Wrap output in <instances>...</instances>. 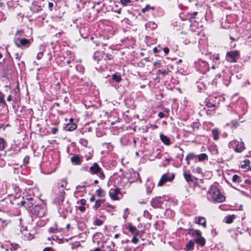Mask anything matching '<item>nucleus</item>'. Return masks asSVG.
<instances>
[{
	"label": "nucleus",
	"mask_w": 251,
	"mask_h": 251,
	"mask_svg": "<svg viewBox=\"0 0 251 251\" xmlns=\"http://www.w3.org/2000/svg\"><path fill=\"white\" fill-rule=\"evenodd\" d=\"M207 199L217 202H222L225 201V197L215 185H211L207 192Z\"/></svg>",
	"instance_id": "nucleus-1"
},
{
	"label": "nucleus",
	"mask_w": 251,
	"mask_h": 251,
	"mask_svg": "<svg viewBox=\"0 0 251 251\" xmlns=\"http://www.w3.org/2000/svg\"><path fill=\"white\" fill-rule=\"evenodd\" d=\"M188 233L194 238V242L201 247L205 245V240L203 237H202L201 232L199 230L189 228L188 229Z\"/></svg>",
	"instance_id": "nucleus-2"
},
{
	"label": "nucleus",
	"mask_w": 251,
	"mask_h": 251,
	"mask_svg": "<svg viewBox=\"0 0 251 251\" xmlns=\"http://www.w3.org/2000/svg\"><path fill=\"white\" fill-rule=\"evenodd\" d=\"M19 33L20 31L18 30L14 37V42L15 44L17 47L23 50L28 48L31 44L30 40L24 38H20L18 36Z\"/></svg>",
	"instance_id": "nucleus-3"
},
{
	"label": "nucleus",
	"mask_w": 251,
	"mask_h": 251,
	"mask_svg": "<svg viewBox=\"0 0 251 251\" xmlns=\"http://www.w3.org/2000/svg\"><path fill=\"white\" fill-rule=\"evenodd\" d=\"M57 204L58 205V211L60 215L63 218H66L69 212L71 211L70 203L68 201H64Z\"/></svg>",
	"instance_id": "nucleus-4"
},
{
	"label": "nucleus",
	"mask_w": 251,
	"mask_h": 251,
	"mask_svg": "<svg viewBox=\"0 0 251 251\" xmlns=\"http://www.w3.org/2000/svg\"><path fill=\"white\" fill-rule=\"evenodd\" d=\"M88 172L92 175H96L99 178L103 179L105 178L102 169L97 163H94L89 168Z\"/></svg>",
	"instance_id": "nucleus-5"
},
{
	"label": "nucleus",
	"mask_w": 251,
	"mask_h": 251,
	"mask_svg": "<svg viewBox=\"0 0 251 251\" xmlns=\"http://www.w3.org/2000/svg\"><path fill=\"white\" fill-rule=\"evenodd\" d=\"M29 212L38 217H42L45 215L46 209L44 206L37 204L32 209L29 210Z\"/></svg>",
	"instance_id": "nucleus-6"
},
{
	"label": "nucleus",
	"mask_w": 251,
	"mask_h": 251,
	"mask_svg": "<svg viewBox=\"0 0 251 251\" xmlns=\"http://www.w3.org/2000/svg\"><path fill=\"white\" fill-rule=\"evenodd\" d=\"M54 201L55 203L58 204L60 203L61 202L64 201V196L65 192L64 189H59L58 190L54 189Z\"/></svg>",
	"instance_id": "nucleus-7"
},
{
	"label": "nucleus",
	"mask_w": 251,
	"mask_h": 251,
	"mask_svg": "<svg viewBox=\"0 0 251 251\" xmlns=\"http://www.w3.org/2000/svg\"><path fill=\"white\" fill-rule=\"evenodd\" d=\"M21 204L25 207L29 212V210L32 209L37 205L33 198L30 197L25 199L21 202Z\"/></svg>",
	"instance_id": "nucleus-8"
},
{
	"label": "nucleus",
	"mask_w": 251,
	"mask_h": 251,
	"mask_svg": "<svg viewBox=\"0 0 251 251\" xmlns=\"http://www.w3.org/2000/svg\"><path fill=\"white\" fill-rule=\"evenodd\" d=\"M196 67L198 70L201 73L204 74L209 71V66L208 63L200 59L196 63Z\"/></svg>",
	"instance_id": "nucleus-9"
},
{
	"label": "nucleus",
	"mask_w": 251,
	"mask_h": 251,
	"mask_svg": "<svg viewBox=\"0 0 251 251\" xmlns=\"http://www.w3.org/2000/svg\"><path fill=\"white\" fill-rule=\"evenodd\" d=\"M230 146L234 148L236 152H241L245 149L244 143L242 141L233 140L230 143Z\"/></svg>",
	"instance_id": "nucleus-10"
},
{
	"label": "nucleus",
	"mask_w": 251,
	"mask_h": 251,
	"mask_svg": "<svg viewBox=\"0 0 251 251\" xmlns=\"http://www.w3.org/2000/svg\"><path fill=\"white\" fill-rule=\"evenodd\" d=\"M85 183V182H83L76 186L75 191L74 192V196L75 198H77L78 196L82 197L86 193Z\"/></svg>",
	"instance_id": "nucleus-11"
},
{
	"label": "nucleus",
	"mask_w": 251,
	"mask_h": 251,
	"mask_svg": "<svg viewBox=\"0 0 251 251\" xmlns=\"http://www.w3.org/2000/svg\"><path fill=\"white\" fill-rule=\"evenodd\" d=\"M174 177L175 175L174 174H163L158 183V185L161 186L166 182H171L174 179Z\"/></svg>",
	"instance_id": "nucleus-12"
},
{
	"label": "nucleus",
	"mask_w": 251,
	"mask_h": 251,
	"mask_svg": "<svg viewBox=\"0 0 251 251\" xmlns=\"http://www.w3.org/2000/svg\"><path fill=\"white\" fill-rule=\"evenodd\" d=\"M240 55L238 50H231L227 51L226 53V58L230 62H236V58Z\"/></svg>",
	"instance_id": "nucleus-13"
},
{
	"label": "nucleus",
	"mask_w": 251,
	"mask_h": 251,
	"mask_svg": "<svg viewBox=\"0 0 251 251\" xmlns=\"http://www.w3.org/2000/svg\"><path fill=\"white\" fill-rule=\"evenodd\" d=\"M120 190L117 187L115 188H111L109 190V197L112 200H119L118 195L120 193Z\"/></svg>",
	"instance_id": "nucleus-14"
},
{
	"label": "nucleus",
	"mask_w": 251,
	"mask_h": 251,
	"mask_svg": "<svg viewBox=\"0 0 251 251\" xmlns=\"http://www.w3.org/2000/svg\"><path fill=\"white\" fill-rule=\"evenodd\" d=\"M162 204V198L160 197L153 198L151 201V205L154 208L161 207Z\"/></svg>",
	"instance_id": "nucleus-15"
},
{
	"label": "nucleus",
	"mask_w": 251,
	"mask_h": 251,
	"mask_svg": "<svg viewBox=\"0 0 251 251\" xmlns=\"http://www.w3.org/2000/svg\"><path fill=\"white\" fill-rule=\"evenodd\" d=\"M11 223L9 218H0V230L5 229Z\"/></svg>",
	"instance_id": "nucleus-16"
},
{
	"label": "nucleus",
	"mask_w": 251,
	"mask_h": 251,
	"mask_svg": "<svg viewBox=\"0 0 251 251\" xmlns=\"http://www.w3.org/2000/svg\"><path fill=\"white\" fill-rule=\"evenodd\" d=\"M82 156L79 155H75L70 158L72 163L74 165H80L82 162Z\"/></svg>",
	"instance_id": "nucleus-17"
},
{
	"label": "nucleus",
	"mask_w": 251,
	"mask_h": 251,
	"mask_svg": "<svg viewBox=\"0 0 251 251\" xmlns=\"http://www.w3.org/2000/svg\"><path fill=\"white\" fill-rule=\"evenodd\" d=\"M103 52L102 51H96L94 53L93 58L98 64H101L103 62Z\"/></svg>",
	"instance_id": "nucleus-18"
},
{
	"label": "nucleus",
	"mask_w": 251,
	"mask_h": 251,
	"mask_svg": "<svg viewBox=\"0 0 251 251\" xmlns=\"http://www.w3.org/2000/svg\"><path fill=\"white\" fill-rule=\"evenodd\" d=\"M196 224L201 225L204 228L206 227V221L205 218L203 217H196L195 218Z\"/></svg>",
	"instance_id": "nucleus-19"
},
{
	"label": "nucleus",
	"mask_w": 251,
	"mask_h": 251,
	"mask_svg": "<svg viewBox=\"0 0 251 251\" xmlns=\"http://www.w3.org/2000/svg\"><path fill=\"white\" fill-rule=\"evenodd\" d=\"M73 119L71 118L70 119V122L68 123L65 127V128L66 130L72 131L76 128V125L75 123H73Z\"/></svg>",
	"instance_id": "nucleus-20"
},
{
	"label": "nucleus",
	"mask_w": 251,
	"mask_h": 251,
	"mask_svg": "<svg viewBox=\"0 0 251 251\" xmlns=\"http://www.w3.org/2000/svg\"><path fill=\"white\" fill-rule=\"evenodd\" d=\"M21 232L22 235H23L25 238L27 240H31L33 238V234L28 232V231L26 229V227L23 228V229H21Z\"/></svg>",
	"instance_id": "nucleus-21"
},
{
	"label": "nucleus",
	"mask_w": 251,
	"mask_h": 251,
	"mask_svg": "<svg viewBox=\"0 0 251 251\" xmlns=\"http://www.w3.org/2000/svg\"><path fill=\"white\" fill-rule=\"evenodd\" d=\"M31 10L34 12H38L42 10V6L37 1H34L31 6Z\"/></svg>",
	"instance_id": "nucleus-22"
},
{
	"label": "nucleus",
	"mask_w": 251,
	"mask_h": 251,
	"mask_svg": "<svg viewBox=\"0 0 251 251\" xmlns=\"http://www.w3.org/2000/svg\"><path fill=\"white\" fill-rule=\"evenodd\" d=\"M105 204V200L104 199H98L95 201V205L93 206V208L97 210L100 207H102Z\"/></svg>",
	"instance_id": "nucleus-23"
},
{
	"label": "nucleus",
	"mask_w": 251,
	"mask_h": 251,
	"mask_svg": "<svg viewBox=\"0 0 251 251\" xmlns=\"http://www.w3.org/2000/svg\"><path fill=\"white\" fill-rule=\"evenodd\" d=\"M160 138L161 141L166 145L169 146L170 145V139L167 136L164 135L163 134H160Z\"/></svg>",
	"instance_id": "nucleus-24"
},
{
	"label": "nucleus",
	"mask_w": 251,
	"mask_h": 251,
	"mask_svg": "<svg viewBox=\"0 0 251 251\" xmlns=\"http://www.w3.org/2000/svg\"><path fill=\"white\" fill-rule=\"evenodd\" d=\"M145 27L146 29L150 28L151 29H155L157 28V25L154 22L151 21L145 25Z\"/></svg>",
	"instance_id": "nucleus-25"
},
{
	"label": "nucleus",
	"mask_w": 251,
	"mask_h": 251,
	"mask_svg": "<svg viewBox=\"0 0 251 251\" xmlns=\"http://www.w3.org/2000/svg\"><path fill=\"white\" fill-rule=\"evenodd\" d=\"M235 219L234 215H229L226 216L224 218V221L227 224H230L233 222L234 219Z\"/></svg>",
	"instance_id": "nucleus-26"
},
{
	"label": "nucleus",
	"mask_w": 251,
	"mask_h": 251,
	"mask_svg": "<svg viewBox=\"0 0 251 251\" xmlns=\"http://www.w3.org/2000/svg\"><path fill=\"white\" fill-rule=\"evenodd\" d=\"M114 208V206L111 205L109 203H105L102 206V209H105L108 212H112Z\"/></svg>",
	"instance_id": "nucleus-27"
},
{
	"label": "nucleus",
	"mask_w": 251,
	"mask_h": 251,
	"mask_svg": "<svg viewBox=\"0 0 251 251\" xmlns=\"http://www.w3.org/2000/svg\"><path fill=\"white\" fill-rule=\"evenodd\" d=\"M146 185H147V188H146L147 193L150 194L151 192V191L154 187V184L153 183H152V182H151L150 181H148L146 183Z\"/></svg>",
	"instance_id": "nucleus-28"
},
{
	"label": "nucleus",
	"mask_w": 251,
	"mask_h": 251,
	"mask_svg": "<svg viewBox=\"0 0 251 251\" xmlns=\"http://www.w3.org/2000/svg\"><path fill=\"white\" fill-rule=\"evenodd\" d=\"M128 228L132 234L135 235L136 233L138 232V234H139V232L136 227L135 226H132L131 223H129L128 224Z\"/></svg>",
	"instance_id": "nucleus-29"
},
{
	"label": "nucleus",
	"mask_w": 251,
	"mask_h": 251,
	"mask_svg": "<svg viewBox=\"0 0 251 251\" xmlns=\"http://www.w3.org/2000/svg\"><path fill=\"white\" fill-rule=\"evenodd\" d=\"M79 144H80L82 146L86 148H88L89 150L92 149L89 146L88 141L85 138H80L79 141Z\"/></svg>",
	"instance_id": "nucleus-30"
},
{
	"label": "nucleus",
	"mask_w": 251,
	"mask_h": 251,
	"mask_svg": "<svg viewBox=\"0 0 251 251\" xmlns=\"http://www.w3.org/2000/svg\"><path fill=\"white\" fill-rule=\"evenodd\" d=\"M183 176L185 178V179L187 182H193L195 179V177H193L190 174H187L186 172L183 173Z\"/></svg>",
	"instance_id": "nucleus-31"
},
{
	"label": "nucleus",
	"mask_w": 251,
	"mask_h": 251,
	"mask_svg": "<svg viewBox=\"0 0 251 251\" xmlns=\"http://www.w3.org/2000/svg\"><path fill=\"white\" fill-rule=\"evenodd\" d=\"M4 98L5 95L0 91V106H4L7 105Z\"/></svg>",
	"instance_id": "nucleus-32"
},
{
	"label": "nucleus",
	"mask_w": 251,
	"mask_h": 251,
	"mask_svg": "<svg viewBox=\"0 0 251 251\" xmlns=\"http://www.w3.org/2000/svg\"><path fill=\"white\" fill-rule=\"evenodd\" d=\"M195 242L193 240H190L186 245L185 248L188 251L194 250Z\"/></svg>",
	"instance_id": "nucleus-33"
},
{
	"label": "nucleus",
	"mask_w": 251,
	"mask_h": 251,
	"mask_svg": "<svg viewBox=\"0 0 251 251\" xmlns=\"http://www.w3.org/2000/svg\"><path fill=\"white\" fill-rule=\"evenodd\" d=\"M212 135L213 136V139L214 140H218L219 138V132L218 129L217 128H214V129H212Z\"/></svg>",
	"instance_id": "nucleus-34"
},
{
	"label": "nucleus",
	"mask_w": 251,
	"mask_h": 251,
	"mask_svg": "<svg viewBox=\"0 0 251 251\" xmlns=\"http://www.w3.org/2000/svg\"><path fill=\"white\" fill-rule=\"evenodd\" d=\"M199 161H202L208 159V156L206 153H202L197 156Z\"/></svg>",
	"instance_id": "nucleus-35"
},
{
	"label": "nucleus",
	"mask_w": 251,
	"mask_h": 251,
	"mask_svg": "<svg viewBox=\"0 0 251 251\" xmlns=\"http://www.w3.org/2000/svg\"><path fill=\"white\" fill-rule=\"evenodd\" d=\"M76 4L79 10H80L81 8L83 7V5L85 3V0H75Z\"/></svg>",
	"instance_id": "nucleus-36"
},
{
	"label": "nucleus",
	"mask_w": 251,
	"mask_h": 251,
	"mask_svg": "<svg viewBox=\"0 0 251 251\" xmlns=\"http://www.w3.org/2000/svg\"><path fill=\"white\" fill-rule=\"evenodd\" d=\"M67 184V181L66 179H63L62 180L61 184L59 183L57 188L56 189H64L63 188L66 186Z\"/></svg>",
	"instance_id": "nucleus-37"
},
{
	"label": "nucleus",
	"mask_w": 251,
	"mask_h": 251,
	"mask_svg": "<svg viewBox=\"0 0 251 251\" xmlns=\"http://www.w3.org/2000/svg\"><path fill=\"white\" fill-rule=\"evenodd\" d=\"M232 180L233 182L238 183H239L242 181L241 177L237 175H234L232 176Z\"/></svg>",
	"instance_id": "nucleus-38"
},
{
	"label": "nucleus",
	"mask_w": 251,
	"mask_h": 251,
	"mask_svg": "<svg viewBox=\"0 0 251 251\" xmlns=\"http://www.w3.org/2000/svg\"><path fill=\"white\" fill-rule=\"evenodd\" d=\"M10 246V249L12 251H17L19 249H21L20 246L19 244L16 243H11Z\"/></svg>",
	"instance_id": "nucleus-39"
},
{
	"label": "nucleus",
	"mask_w": 251,
	"mask_h": 251,
	"mask_svg": "<svg viewBox=\"0 0 251 251\" xmlns=\"http://www.w3.org/2000/svg\"><path fill=\"white\" fill-rule=\"evenodd\" d=\"M113 59V56L111 54H106L103 52V61L106 60H111Z\"/></svg>",
	"instance_id": "nucleus-40"
},
{
	"label": "nucleus",
	"mask_w": 251,
	"mask_h": 251,
	"mask_svg": "<svg viewBox=\"0 0 251 251\" xmlns=\"http://www.w3.org/2000/svg\"><path fill=\"white\" fill-rule=\"evenodd\" d=\"M97 195L100 197H104L105 195L104 191L101 188H99L96 191Z\"/></svg>",
	"instance_id": "nucleus-41"
},
{
	"label": "nucleus",
	"mask_w": 251,
	"mask_h": 251,
	"mask_svg": "<svg viewBox=\"0 0 251 251\" xmlns=\"http://www.w3.org/2000/svg\"><path fill=\"white\" fill-rule=\"evenodd\" d=\"M6 143L4 139L2 138H0V151L4 150Z\"/></svg>",
	"instance_id": "nucleus-42"
},
{
	"label": "nucleus",
	"mask_w": 251,
	"mask_h": 251,
	"mask_svg": "<svg viewBox=\"0 0 251 251\" xmlns=\"http://www.w3.org/2000/svg\"><path fill=\"white\" fill-rule=\"evenodd\" d=\"M201 126V124L199 122H194L191 124V126L193 130L198 129Z\"/></svg>",
	"instance_id": "nucleus-43"
},
{
	"label": "nucleus",
	"mask_w": 251,
	"mask_h": 251,
	"mask_svg": "<svg viewBox=\"0 0 251 251\" xmlns=\"http://www.w3.org/2000/svg\"><path fill=\"white\" fill-rule=\"evenodd\" d=\"M112 79L117 82H119L121 80V77L120 75L114 74L112 76Z\"/></svg>",
	"instance_id": "nucleus-44"
},
{
	"label": "nucleus",
	"mask_w": 251,
	"mask_h": 251,
	"mask_svg": "<svg viewBox=\"0 0 251 251\" xmlns=\"http://www.w3.org/2000/svg\"><path fill=\"white\" fill-rule=\"evenodd\" d=\"M197 156L193 153H189L186 157L185 160H193Z\"/></svg>",
	"instance_id": "nucleus-45"
},
{
	"label": "nucleus",
	"mask_w": 251,
	"mask_h": 251,
	"mask_svg": "<svg viewBox=\"0 0 251 251\" xmlns=\"http://www.w3.org/2000/svg\"><path fill=\"white\" fill-rule=\"evenodd\" d=\"M210 99L206 102V106L208 108H213L215 107V104L210 101Z\"/></svg>",
	"instance_id": "nucleus-46"
},
{
	"label": "nucleus",
	"mask_w": 251,
	"mask_h": 251,
	"mask_svg": "<svg viewBox=\"0 0 251 251\" xmlns=\"http://www.w3.org/2000/svg\"><path fill=\"white\" fill-rule=\"evenodd\" d=\"M102 224H103V221L102 220L97 219V218L94 222V224L95 226H100L102 225Z\"/></svg>",
	"instance_id": "nucleus-47"
},
{
	"label": "nucleus",
	"mask_w": 251,
	"mask_h": 251,
	"mask_svg": "<svg viewBox=\"0 0 251 251\" xmlns=\"http://www.w3.org/2000/svg\"><path fill=\"white\" fill-rule=\"evenodd\" d=\"M151 9H153V7H151V6L149 4L147 5L144 8H142V12L143 13H145L146 11H149Z\"/></svg>",
	"instance_id": "nucleus-48"
},
{
	"label": "nucleus",
	"mask_w": 251,
	"mask_h": 251,
	"mask_svg": "<svg viewBox=\"0 0 251 251\" xmlns=\"http://www.w3.org/2000/svg\"><path fill=\"white\" fill-rule=\"evenodd\" d=\"M138 232L136 233L135 235H134V236L131 239V242L134 244H137L138 242V239L137 238V236H138Z\"/></svg>",
	"instance_id": "nucleus-49"
},
{
	"label": "nucleus",
	"mask_w": 251,
	"mask_h": 251,
	"mask_svg": "<svg viewBox=\"0 0 251 251\" xmlns=\"http://www.w3.org/2000/svg\"><path fill=\"white\" fill-rule=\"evenodd\" d=\"M231 125L232 127L236 128L239 125V124L237 120H233L231 122Z\"/></svg>",
	"instance_id": "nucleus-50"
},
{
	"label": "nucleus",
	"mask_w": 251,
	"mask_h": 251,
	"mask_svg": "<svg viewBox=\"0 0 251 251\" xmlns=\"http://www.w3.org/2000/svg\"><path fill=\"white\" fill-rule=\"evenodd\" d=\"M143 215L145 217L148 218V219H151V214L147 210H145L144 212Z\"/></svg>",
	"instance_id": "nucleus-51"
},
{
	"label": "nucleus",
	"mask_w": 251,
	"mask_h": 251,
	"mask_svg": "<svg viewBox=\"0 0 251 251\" xmlns=\"http://www.w3.org/2000/svg\"><path fill=\"white\" fill-rule=\"evenodd\" d=\"M169 71L168 69L167 70H164V71H162L161 70H159L158 71V73L161 74L163 75H166L168 74Z\"/></svg>",
	"instance_id": "nucleus-52"
},
{
	"label": "nucleus",
	"mask_w": 251,
	"mask_h": 251,
	"mask_svg": "<svg viewBox=\"0 0 251 251\" xmlns=\"http://www.w3.org/2000/svg\"><path fill=\"white\" fill-rule=\"evenodd\" d=\"M103 146H105L109 150H112L113 148V146L109 143H103Z\"/></svg>",
	"instance_id": "nucleus-53"
},
{
	"label": "nucleus",
	"mask_w": 251,
	"mask_h": 251,
	"mask_svg": "<svg viewBox=\"0 0 251 251\" xmlns=\"http://www.w3.org/2000/svg\"><path fill=\"white\" fill-rule=\"evenodd\" d=\"M202 169L200 167H197L194 170V172L197 173L198 174L202 173Z\"/></svg>",
	"instance_id": "nucleus-54"
},
{
	"label": "nucleus",
	"mask_w": 251,
	"mask_h": 251,
	"mask_svg": "<svg viewBox=\"0 0 251 251\" xmlns=\"http://www.w3.org/2000/svg\"><path fill=\"white\" fill-rule=\"evenodd\" d=\"M198 14L197 12H194L193 13L189 14V18L190 19H194L195 18L196 15Z\"/></svg>",
	"instance_id": "nucleus-55"
},
{
	"label": "nucleus",
	"mask_w": 251,
	"mask_h": 251,
	"mask_svg": "<svg viewBox=\"0 0 251 251\" xmlns=\"http://www.w3.org/2000/svg\"><path fill=\"white\" fill-rule=\"evenodd\" d=\"M131 1L130 0H121V2L123 5H127Z\"/></svg>",
	"instance_id": "nucleus-56"
},
{
	"label": "nucleus",
	"mask_w": 251,
	"mask_h": 251,
	"mask_svg": "<svg viewBox=\"0 0 251 251\" xmlns=\"http://www.w3.org/2000/svg\"><path fill=\"white\" fill-rule=\"evenodd\" d=\"M92 152H93L92 149H90L89 151L88 152L89 155H86V160H89V159H91V153H92Z\"/></svg>",
	"instance_id": "nucleus-57"
},
{
	"label": "nucleus",
	"mask_w": 251,
	"mask_h": 251,
	"mask_svg": "<svg viewBox=\"0 0 251 251\" xmlns=\"http://www.w3.org/2000/svg\"><path fill=\"white\" fill-rule=\"evenodd\" d=\"M22 54H23V53H21L20 54L19 53H16L15 54V59L16 60H18V61H20V58L22 57Z\"/></svg>",
	"instance_id": "nucleus-58"
},
{
	"label": "nucleus",
	"mask_w": 251,
	"mask_h": 251,
	"mask_svg": "<svg viewBox=\"0 0 251 251\" xmlns=\"http://www.w3.org/2000/svg\"><path fill=\"white\" fill-rule=\"evenodd\" d=\"M43 56V52L40 51L37 53L36 58L37 59H40L41 58H42Z\"/></svg>",
	"instance_id": "nucleus-59"
},
{
	"label": "nucleus",
	"mask_w": 251,
	"mask_h": 251,
	"mask_svg": "<svg viewBox=\"0 0 251 251\" xmlns=\"http://www.w3.org/2000/svg\"><path fill=\"white\" fill-rule=\"evenodd\" d=\"M77 203H80L81 205L84 206L86 204V200L85 199H81Z\"/></svg>",
	"instance_id": "nucleus-60"
},
{
	"label": "nucleus",
	"mask_w": 251,
	"mask_h": 251,
	"mask_svg": "<svg viewBox=\"0 0 251 251\" xmlns=\"http://www.w3.org/2000/svg\"><path fill=\"white\" fill-rule=\"evenodd\" d=\"M57 131H58V128L55 127H52L51 129V132L53 134H56L57 133Z\"/></svg>",
	"instance_id": "nucleus-61"
},
{
	"label": "nucleus",
	"mask_w": 251,
	"mask_h": 251,
	"mask_svg": "<svg viewBox=\"0 0 251 251\" xmlns=\"http://www.w3.org/2000/svg\"><path fill=\"white\" fill-rule=\"evenodd\" d=\"M16 99H14L12 95H9L7 98V100L8 101H11L12 100H15Z\"/></svg>",
	"instance_id": "nucleus-62"
},
{
	"label": "nucleus",
	"mask_w": 251,
	"mask_h": 251,
	"mask_svg": "<svg viewBox=\"0 0 251 251\" xmlns=\"http://www.w3.org/2000/svg\"><path fill=\"white\" fill-rule=\"evenodd\" d=\"M153 65L156 67L159 68L161 66V63L160 62H154L153 63Z\"/></svg>",
	"instance_id": "nucleus-63"
},
{
	"label": "nucleus",
	"mask_w": 251,
	"mask_h": 251,
	"mask_svg": "<svg viewBox=\"0 0 251 251\" xmlns=\"http://www.w3.org/2000/svg\"><path fill=\"white\" fill-rule=\"evenodd\" d=\"M77 209L80 210L81 212H84L85 210V207L84 206H78Z\"/></svg>",
	"instance_id": "nucleus-64"
}]
</instances>
